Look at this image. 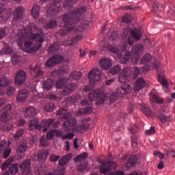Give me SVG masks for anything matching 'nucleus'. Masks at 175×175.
<instances>
[{
	"instance_id": "obj_33",
	"label": "nucleus",
	"mask_w": 175,
	"mask_h": 175,
	"mask_svg": "<svg viewBox=\"0 0 175 175\" xmlns=\"http://www.w3.org/2000/svg\"><path fill=\"white\" fill-rule=\"evenodd\" d=\"M42 87L46 91H50L54 87V81L49 79L42 83Z\"/></svg>"
},
{
	"instance_id": "obj_51",
	"label": "nucleus",
	"mask_w": 175,
	"mask_h": 175,
	"mask_svg": "<svg viewBox=\"0 0 175 175\" xmlns=\"http://www.w3.org/2000/svg\"><path fill=\"white\" fill-rule=\"evenodd\" d=\"M55 109V105L53 103H47L44 107L46 111L50 112Z\"/></svg>"
},
{
	"instance_id": "obj_29",
	"label": "nucleus",
	"mask_w": 175,
	"mask_h": 175,
	"mask_svg": "<svg viewBox=\"0 0 175 175\" xmlns=\"http://www.w3.org/2000/svg\"><path fill=\"white\" fill-rule=\"evenodd\" d=\"M49 157V151L46 150H41L38 154V161L39 162H44Z\"/></svg>"
},
{
	"instance_id": "obj_36",
	"label": "nucleus",
	"mask_w": 175,
	"mask_h": 175,
	"mask_svg": "<svg viewBox=\"0 0 175 175\" xmlns=\"http://www.w3.org/2000/svg\"><path fill=\"white\" fill-rule=\"evenodd\" d=\"M10 120H12V116L10 115V113H9L8 112H6V111H3L1 113V116L0 117V121H1V122L6 124V123L9 122V121H10Z\"/></svg>"
},
{
	"instance_id": "obj_47",
	"label": "nucleus",
	"mask_w": 175,
	"mask_h": 175,
	"mask_svg": "<svg viewBox=\"0 0 175 175\" xmlns=\"http://www.w3.org/2000/svg\"><path fill=\"white\" fill-rule=\"evenodd\" d=\"M79 1V0H66L65 3H64V6L65 9H68V8H72V6H73V5H76Z\"/></svg>"
},
{
	"instance_id": "obj_31",
	"label": "nucleus",
	"mask_w": 175,
	"mask_h": 175,
	"mask_svg": "<svg viewBox=\"0 0 175 175\" xmlns=\"http://www.w3.org/2000/svg\"><path fill=\"white\" fill-rule=\"evenodd\" d=\"M150 96L152 99H154V100H156L157 103L161 104L163 103V100L162 98H159V96L158 95V92L155 90H152L150 92Z\"/></svg>"
},
{
	"instance_id": "obj_55",
	"label": "nucleus",
	"mask_w": 175,
	"mask_h": 175,
	"mask_svg": "<svg viewBox=\"0 0 175 175\" xmlns=\"http://www.w3.org/2000/svg\"><path fill=\"white\" fill-rule=\"evenodd\" d=\"M161 122H162V124H166V122H170L171 118L170 116H166V115H161L159 117Z\"/></svg>"
},
{
	"instance_id": "obj_5",
	"label": "nucleus",
	"mask_w": 175,
	"mask_h": 175,
	"mask_svg": "<svg viewBox=\"0 0 175 175\" xmlns=\"http://www.w3.org/2000/svg\"><path fill=\"white\" fill-rule=\"evenodd\" d=\"M76 88H77V85H76V83H70L64 88L62 94L57 95L54 94H50L48 96V98H49V99L51 100H56L57 102H59V100H62V98H64L62 95H64V96L70 95V94H72V92H73Z\"/></svg>"
},
{
	"instance_id": "obj_40",
	"label": "nucleus",
	"mask_w": 175,
	"mask_h": 175,
	"mask_svg": "<svg viewBox=\"0 0 175 175\" xmlns=\"http://www.w3.org/2000/svg\"><path fill=\"white\" fill-rule=\"evenodd\" d=\"M92 113V107H87L85 109H80L76 112V116H83V114H91Z\"/></svg>"
},
{
	"instance_id": "obj_38",
	"label": "nucleus",
	"mask_w": 175,
	"mask_h": 175,
	"mask_svg": "<svg viewBox=\"0 0 175 175\" xmlns=\"http://www.w3.org/2000/svg\"><path fill=\"white\" fill-rule=\"evenodd\" d=\"M144 49V46L142 44H137L134 45L132 49V53L135 55H139L142 51H143V49Z\"/></svg>"
},
{
	"instance_id": "obj_4",
	"label": "nucleus",
	"mask_w": 175,
	"mask_h": 175,
	"mask_svg": "<svg viewBox=\"0 0 175 175\" xmlns=\"http://www.w3.org/2000/svg\"><path fill=\"white\" fill-rule=\"evenodd\" d=\"M102 78V72L99 70V68H94L91 70L88 74V80L90 82V85H86L83 89L85 92H88L91 91L92 88H94L95 83L99 81Z\"/></svg>"
},
{
	"instance_id": "obj_18",
	"label": "nucleus",
	"mask_w": 175,
	"mask_h": 175,
	"mask_svg": "<svg viewBox=\"0 0 175 175\" xmlns=\"http://www.w3.org/2000/svg\"><path fill=\"white\" fill-rule=\"evenodd\" d=\"M20 168L23 172L24 175H31L32 171L31 170V160L27 159L20 165Z\"/></svg>"
},
{
	"instance_id": "obj_24",
	"label": "nucleus",
	"mask_w": 175,
	"mask_h": 175,
	"mask_svg": "<svg viewBox=\"0 0 175 175\" xmlns=\"http://www.w3.org/2000/svg\"><path fill=\"white\" fill-rule=\"evenodd\" d=\"M29 92L27 90H22L16 97L17 102H25L28 99Z\"/></svg>"
},
{
	"instance_id": "obj_2",
	"label": "nucleus",
	"mask_w": 175,
	"mask_h": 175,
	"mask_svg": "<svg viewBox=\"0 0 175 175\" xmlns=\"http://www.w3.org/2000/svg\"><path fill=\"white\" fill-rule=\"evenodd\" d=\"M87 12V7L81 6L79 8L75 10L71 14H65L63 16V23H64V30H62L60 32L62 36H65L68 32L72 31L75 33L81 32L84 28H76V24L79 23V16H81L83 13Z\"/></svg>"
},
{
	"instance_id": "obj_3",
	"label": "nucleus",
	"mask_w": 175,
	"mask_h": 175,
	"mask_svg": "<svg viewBox=\"0 0 175 175\" xmlns=\"http://www.w3.org/2000/svg\"><path fill=\"white\" fill-rule=\"evenodd\" d=\"M88 98L90 100L85 98L81 101V104L82 106H91V103H92V100H95L97 99V102L96 103V106H99L105 103V100H107V96L99 90H94L92 91L89 95Z\"/></svg>"
},
{
	"instance_id": "obj_9",
	"label": "nucleus",
	"mask_w": 175,
	"mask_h": 175,
	"mask_svg": "<svg viewBox=\"0 0 175 175\" xmlns=\"http://www.w3.org/2000/svg\"><path fill=\"white\" fill-rule=\"evenodd\" d=\"M132 75H133V68L131 67L124 68L119 75L120 83L122 84L124 83H129Z\"/></svg>"
},
{
	"instance_id": "obj_39",
	"label": "nucleus",
	"mask_w": 175,
	"mask_h": 175,
	"mask_svg": "<svg viewBox=\"0 0 175 175\" xmlns=\"http://www.w3.org/2000/svg\"><path fill=\"white\" fill-rule=\"evenodd\" d=\"M69 82V79L66 78H63V79H59L55 84V87L57 90H60V88H62L65 84H68Z\"/></svg>"
},
{
	"instance_id": "obj_64",
	"label": "nucleus",
	"mask_w": 175,
	"mask_h": 175,
	"mask_svg": "<svg viewBox=\"0 0 175 175\" xmlns=\"http://www.w3.org/2000/svg\"><path fill=\"white\" fill-rule=\"evenodd\" d=\"M61 157L57 156L55 154H52L49 157L51 162H57V161H58V159H59Z\"/></svg>"
},
{
	"instance_id": "obj_53",
	"label": "nucleus",
	"mask_w": 175,
	"mask_h": 175,
	"mask_svg": "<svg viewBox=\"0 0 175 175\" xmlns=\"http://www.w3.org/2000/svg\"><path fill=\"white\" fill-rule=\"evenodd\" d=\"M17 172H18V165H17V164H14V165H12L10 167L9 172H10L11 174H16V173H17Z\"/></svg>"
},
{
	"instance_id": "obj_12",
	"label": "nucleus",
	"mask_w": 175,
	"mask_h": 175,
	"mask_svg": "<svg viewBox=\"0 0 175 175\" xmlns=\"http://www.w3.org/2000/svg\"><path fill=\"white\" fill-rule=\"evenodd\" d=\"M137 57L136 56H132L129 52H126L124 55H119V59L121 62V64H126L128 61H129V59H131V62L133 64H137L139 62V55H137Z\"/></svg>"
},
{
	"instance_id": "obj_25",
	"label": "nucleus",
	"mask_w": 175,
	"mask_h": 175,
	"mask_svg": "<svg viewBox=\"0 0 175 175\" xmlns=\"http://www.w3.org/2000/svg\"><path fill=\"white\" fill-rule=\"evenodd\" d=\"M157 80L159 83L163 86V90H164L165 92H169V83H167V80L163 75H159Z\"/></svg>"
},
{
	"instance_id": "obj_17",
	"label": "nucleus",
	"mask_w": 175,
	"mask_h": 175,
	"mask_svg": "<svg viewBox=\"0 0 175 175\" xmlns=\"http://www.w3.org/2000/svg\"><path fill=\"white\" fill-rule=\"evenodd\" d=\"M109 51H111V53H114L115 54H118V58H120V55H124L126 50H128V44L126 42H124L121 44V49L122 51V53L121 54H119L120 50H118V49H117V47L116 46H109Z\"/></svg>"
},
{
	"instance_id": "obj_56",
	"label": "nucleus",
	"mask_w": 175,
	"mask_h": 175,
	"mask_svg": "<svg viewBox=\"0 0 175 175\" xmlns=\"http://www.w3.org/2000/svg\"><path fill=\"white\" fill-rule=\"evenodd\" d=\"M12 128H13V124H8V125L0 124V131H3V132H6L8 131H12Z\"/></svg>"
},
{
	"instance_id": "obj_61",
	"label": "nucleus",
	"mask_w": 175,
	"mask_h": 175,
	"mask_svg": "<svg viewBox=\"0 0 175 175\" xmlns=\"http://www.w3.org/2000/svg\"><path fill=\"white\" fill-rule=\"evenodd\" d=\"M73 137H75V133H69L62 137V140H66V139H68V140H72Z\"/></svg>"
},
{
	"instance_id": "obj_57",
	"label": "nucleus",
	"mask_w": 175,
	"mask_h": 175,
	"mask_svg": "<svg viewBox=\"0 0 175 175\" xmlns=\"http://www.w3.org/2000/svg\"><path fill=\"white\" fill-rule=\"evenodd\" d=\"M0 54H12V49L9 46L4 47L0 51Z\"/></svg>"
},
{
	"instance_id": "obj_1",
	"label": "nucleus",
	"mask_w": 175,
	"mask_h": 175,
	"mask_svg": "<svg viewBox=\"0 0 175 175\" xmlns=\"http://www.w3.org/2000/svg\"><path fill=\"white\" fill-rule=\"evenodd\" d=\"M18 46L25 53H36L40 50L44 42V33L33 23L25 27L21 26L16 36Z\"/></svg>"
},
{
	"instance_id": "obj_46",
	"label": "nucleus",
	"mask_w": 175,
	"mask_h": 175,
	"mask_svg": "<svg viewBox=\"0 0 175 175\" xmlns=\"http://www.w3.org/2000/svg\"><path fill=\"white\" fill-rule=\"evenodd\" d=\"M46 168H44V167L40 165H37L35 167H34V172H36V174L38 175H42V174H44V170Z\"/></svg>"
},
{
	"instance_id": "obj_50",
	"label": "nucleus",
	"mask_w": 175,
	"mask_h": 175,
	"mask_svg": "<svg viewBox=\"0 0 175 175\" xmlns=\"http://www.w3.org/2000/svg\"><path fill=\"white\" fill-rule=\"evenodd\" d=\"M142 110L143 113H144V114H146V116H147L148 117H150V116H152V111H151V109L148 107L147 105H146L145 104L142 105Z\"/></svg>"
},
{
	"instance_id": "obj_8",
	"label": "nucleus",
	"mask_w": 175,
	"mask_h": 175,
	"mask_svg": "<svg viewBox=\"0 0 175 175\" xmlns=\"http://www.w3.org/2000/svg\"><path fill=\"white\" fill-rule=\"evenodd\" d=\"M76 124H77V120L75 118L64 122L63 124V128L65 132H70V131H72V132H79L80 126L76 125Z\"/></svg>"
},
{
	"instance_id": "obj_34",
	"label": "nucleus",
	"mask_w": 175,
	"mask_h": 175,
	"mask_svg": "<svg viewBox=\"0 0 175 175\" xmlns=\"http://www.w3.org/2000/svg\"><path fill=\"white\" fill-rule=\"evenodd\" d=\"M11 81H10V79H9L5 75L0 77V88L8 87V85L10 84Z\"/></svg>"
},
{
	"instance_id": "obj_28",
	"label": "nucleus",
	"mask_w": 175,
	"mask_h": 175,
	"mask_svg": "<svg viewBox=\"0 0 175 175\" xmlns=\"http://www.w3.org/2000/svg\"><path fill=\"white\" fill-rule=\"evenodd\" d=\"M29 129L30 131H33V129H38V131H40V129H42V125L39 124L38 120H33L30 121Z\"/></svg>"
},
{
	"instance_id": "obj_6",
	"label": "nucleus",
	"mask_w": 175,
	"mask_h": 175,
	"mask_svg": "<svg viewBox=\"0 0 175 175\" xmlns=\"http://www.w3.org/2000/svg\"><path fill=\"white\" fill-rule=\"evenodd\" d=\"M131 34L128 38V44L129 46H132L133 43H135V40L139 41L142 38V33L140 32V29H135L133 30H131V28L127 27L124 30V32L122 35V38H126L128 35Z\"/></svg>"
},
{
	"instance_id": "obj_59",
	"label": "nucleus",
	"mask_w": 175,
	"mask_h": 175,
	"mask_svg": "<svg viewBox=\"0 0 175 175\" xmlns=\"http://www.w3.org/2000/svg\"><path fill=\"white\" fill-rule=\"evenodd\" d=\"M24 135V130L20 129L18 130L15 134H14V139H20Z\"/></svg>"
},
{
	"instance_id": "obj_32",
	"label": "nucleus",
	"mask_w": 175,
	"mask_h": 175,
	"mask_svg": "<svg viewBox=\"0 0 175 175\" xmlns=\"http://www.w3.org/2000/svg\"><path fill=\"white\" fill-rule=\"evenodd\" d=\"M137 163V155L133 154L131 155L126 165L127 167H132V166H135Z\"/></svg>"
},
{
	"instance_id": "obj_45",
	"label": "nucleus",
	"mask_w": 175,
	"mask_h": 175,
	"mask_svg": "<svg viewBox=\"0 0 175 175\" xmlns=\"http://www.w3.org/2000/svg\"><path fill=\"white\" fill-rule=\"evenodd\" d=\"M120 72H121V67L120 66V65H116L109 72V75L116 76V75H118Z\"/></svg>"
},
{
	"instance_id": "obj_35",
	"label": "nucleus",
	"mask_w": 175,
	"mask_h": 175,
	"mask_svg": "<svg viewBox=\"0 0 175 175\" xmlns=\"http://www.w3.org/2000/svg\"><path fill=\"white\" fill-rule=\"evenodd\" d=\"M69 72V68L67 67L66 69H61V70H55L52 71L51 73V77H58L59 75H64V73H68Z\"/></svg>"
},
{
	"instance_id": "obj_44",
	"label": "nucleus",
	"mask_w": 175,
	"mask_h": 175,
	"mask_svg": "<svg viewBox=\"0 0 175 175\" xmlns=\"http://www.w3.org/2000/svg\"><path fill=\"white\" fill-rule=\"evenodd\" d=\"M14 161V157H10L7 161H5L3 164L1 165L2 170H6L10 165H12V163H13Z\"/></svg>"
},
{
	"instance_id": "obj_11",
	"label": "nucleus",
	"mask_w": 175,
	"mask_h": 175,
	"mask_svg": "<svg viewBox=\"0 0 175 175\" xmlns=\"http://www.w3.org/2000/svg\"><path fill=\"white\" fill-rule=\"evenodd\" d=\"M117 167V164L114 161H109L103 163L100 166V172L103 174H109L113 169Z\"/></svg>"
},
{
	"instance_id": "obj_58",
	"label": "nucleus",
	"mask_w": 175,
	"mask_h": 175,
	"mask_svg": "<svg viewBox=\"0 0 175 175\" xmlns=\"http://www.w3.org/2000/svg\"><path fill=\"white\" fill-rule=\"evenodd\" d=\"M132 21V16L129 14H125L122 17V22L125 23L126 24H129V23H131Z\"/></svg>"
},
{
	"instance_id": "obj_43",
	"label": "nucleus",
	"mask_w": 175,
	"mask_h": 175,
	"mask_svg": "<svg viewBox=\"0 0 175 175\" xmlns=\"http://www.w3.org/2000/svg\"><path fill=\"white\" fill-rule=\"evenodd\" d=\"M151 59H152V55L150 53H146L141 59L140 62L142 64H146L151 62Z\"/></svg>"
},
{
	"instance_id": "obj_30",
	"label": "nucleus",
	"mask_w": 175,
	"mask_h": 175,
	"mask_svg": "<svg viewBox=\"0 0 175 175\" xmlns=\"http://www.w3.org/2000/svg\"><path fill=\"white\" fill-rule=\"evenodd\" d=\"M57 115H63V120H68V118H70V117H72V113L66 112V109L65 108H61L59 111H57Z\"/></svg>"
},
{
	"instance_id": "obj_13",
	"label": "nucleus",
	"mask_w": 175,
	"mask_h": 175,
	"mask_svg": "<svg viewBox=\"0 0 175 175\" xmlns=\"http://www.w3.org/2000/svg\"><path fill=\"white\" fill-rule=\"evenodd\" d=\"M27 80V73L24 70H18L15 75L16 85H23Z\"/></svg>"
},
{
	"instance_id": "obj_48",
	"label": "nucleus",
	"mask_w": 175,
	"mask_h": 175,
	"mask_svg": "<svg viewBox=\"0 0 175 175\" xmlns=\"http://www.w3.org/2000/svg\"><path fill=\"white\" fill-rule=\"evenodd\" d=\"M83 75L80 72H74L70 75V79L72 80H80Z\"/></svg>"
},
{
	"instance_id": "obj_14",
	"label": "nucleus",
	"mask_w": 175,
	"mask_h": 175,
	"mask_svg": "<svg viewBox=\"0 0 175 175\" xmlns=\"http://www.w3.org/2000/svg\"><path fill=\"white\" fill-rule=\"evenodd\" d=\"M64 61V56L57 55L46 61L45 63V66H48L49 68H51L53 66H55L57 64H59Z\"/></svg>"
},
{
	"instance_id": "obj_49",
	"label": "nucleus",
	"mask_w": 175,
	"mask_h": 175,
	"mask_svg": "<svg viewBox=\"0 0 175 175\" xmlns=\"http://www.w3.org/2000/svg\"><path fill=\"white\" fill-rule=\"evenodd\" d=\"M58 49H59V43L55 42L49 47L48 51L51 53H54V51H58Z\"/></svg>"
},
{
	"instance_id": "obj_42",
	"label": "nucleus",
	"mask_w": 175,
	"mask_h": 175,
	"mask_svg": "<svg viewBox=\"0 0 175 175\" xmlns=\"http://www.w3.org/2000/svg\"><path fill=\"white\" fill-rule=\"evenodd\" d=\"M81 39H83V36H77L72 38L70 40L66 41V43H65L64 44L66 46H72V44H73L74 43H77V42H79V40H81Z\"/></svg>"
},
{
	"instance_id": "obj_20",
	"label": "nucleus",
	"mask_w": 175,
	"mask_h": 175,
	"mask_svg": "<svg viewBox=\"0 0 175 175\" xmlns=\"http://www.w3.org/2000/svg\"><path fill=\"white\" fill-rule=\"evenodd\" d=\"M11 16L10 11H8L5 5L0 4V21H5V20L10 18Z\"/></svg>"
},
{
	"instance_id": "obj_41",
	"label": "nucleus",
	"mask_w": 175,
	"mask_h": 175,
	"mask_svg": "<svg viewBox=\"0 0 175 175\" xmlns=\"http://www.w3.org/2000/svg\"><path fill=\"white\" fill-rule=\"evenodd\" d=\"M40 13V7L39 5H36L31 9V16L33 18H38L39 14Z\"/></svg>"
},
{
	"instance_id": "obj_27",
	"label": "nucleus",
	"mask_w": 175,
	"mask_h": 175,
	"mask_svg": "<svg viewBox=\"0 0 175 175\" xmlns=\"http://www.w3.org/2000/svg\"><path fill=\"white\" fill-rule=\"evenodd\" d=\"M30 69L31 75H34L35 77H40V76H43V71H42L40 65L37 64L34 68Z\"/></svg>"
},
{
	"instance_id": "obj_10",
	"label": "nucleus",
	"mask_w": 175,
	"mask_h": 175,
	"mask_svg": "<svg viewBox=\"0 0 175 175\" xmlns=\"http://www.w3.org/2000/svg\"><path fill=\"white\" fill-rule=\"evenodd\" d=\"M62 0H55L53 4H51L47 10L48 16L54 17L58 16V13L61 12V2Z\"/></svg>"
},
{
	"instance_id": "obj_23",
	"label": "nucleus",
	"mask_w": 175,
	"mask_h": 175,
	"mask_svg": "<svg viewBox=\"0 0 175 175\" xmlns=\"http://www.w3.org/2000/svg\"><path fill=\"white\" fill-rule=\"evenodd\" d=\"M99 65L102 69L107 70L111 68V60L107 58H103L99 61Z\"/></svg>"
},
{
	"instance_id": "obj_16",
	"label": "nucleus",
	"mask_w": 175,
	"mask_h": 175,
	"mask_svg": "<svg viewBox=\"0 0 175 175\" xmlns=\"http://www.w3.org/2000/svg\"><path fill=\"white\" fill-rule=\"evenodd\" d=\"M131 92H132V86L128 84L120 86L116 90L118 96H122V95H126V94H131Z\"/></svg>"
},
{
	"instance_id": "obj_54",
	"label": "nucleus",
	"mask_w": 175,
	"mask_h": 175,
	"mask_svg": "<svg viewBox=\"0 0 175 175\" xmlns=\"http://www.w3.org/2000/svg\"><path fill=\"white\" fill-rule=\"evenodd\" d=\"M85 158H88V154L87 152H83L75 158V162H79L82 161V159H85Z\"/></svg>"
},
{
	"instance_id": "obj_26",
	"label": "nucleus",
	"mask_w": 175,
	"mask_h": 175,
	"mask_svg": "<svg viewBox=\"0 0 175 175\" xmlns=\"http://www.w3.org/2000/svg\"><path fill=\"white\" fill-rule=\"evenodd\" d=\"M23 111L25 113L24 116L26 118L29 117H34V116H36V108L33 107H29L25 108Z\"/></svg>"
},
{
	"instance_id": "obj_62",
	"label": "nucleus",
	"mask_w": 175,
	"mask_h": 175,
	"mask_svg": "<svg viewBox=\"0 0 175 175\" xmlns=\"http://www.w3.org/2000/svg\"><path fill=\"white\" fill-rule=\"evenodd\" d=\"M40 145L42 147H47V146H49V142H47V140L46 139V138L44 137H41Z\"/></svg>"
},
{
	"instance_id": "obj_22",
	"label": "nucleus",
	"mask_w": 175,
	"mask_h": 175,
	"mask_svg": "<svg viewBox=\"0 0 175 175\" xmlns=\"http://www.w3.org/2000/svg\"><path fill=\"white\" fill-rule=\"evenodd\" d=\"M24 14V8L19 6L14 11V18L12 20L13 23L18 21Z\"/></svg>"
},
{
	"instance_id": "obj_21",
	"label": "nucleus",
	"mask_w": 175,
	"mask_h": 175,
	"mask_svg": "<svg viewBox=\"0 0 175 175\" xmlns=\"http://www.w3.org/2000/svg\"><path fill=\"white\" fill-rule=\"evenodd\" d=\"M28 150V146L25 143H23L17 148L16 152L18 154V159H23L25 157V152Z\"/></svg>"
},
{
	"instance_id": "obj_52",
	"label": "nucleus",
	"mask_w": 175,
	"mask_h": 175,
	"mask_svg": "<svg viewBox=\"0 0 175 175\" xmlns=\"http://www.w3.org/2000/svg\"><path fill=\"white\" fill-rule=\"evenodd\" d=\"M57 27V22L55 21H52L44 26L46 29H54Z\"/></svg>"
},
{
	"instance_id": "obj_37",
	"label": "nucleus",
	"mask_w": 175,
	"mask_h": 175,
	"mask_svg": "<svg viewBox=\"0 0 175 175\" xmlns=\"http://www.w3.org/2000/svg\"><path fill=\"white\" fill-rule=\"evenodd\" d=\"M53 122H54V119H46V120H44L42 122H41V126L42 128H44L43 129V132H47V128H49V126H50Z\"/></svg>"
},
{
	"instance_id": "obj_19",
	"label": "nucleus",
	"mask_w": 175,
	"mask_h": 175,
	"mask_svg": "<svg viewBox=\"0 0 175 175\" xmlns=\"http://www.w3.org/2000/svg\"><path fill=\"white\" fill-rule=\"evenodd\" d=\"M147 85H148V83L144 80V78H138L134 84V91H140Z\"/></svg>"
},
{
	"instance_id": "obj_60",
	"label": "nucleus",
	"mask_w": 175,
	"mask_h": 175,
	"mask_svg": "<svg viewBox=\"0 0 175 175\" xmlns=\"http://www.w3.org/2000/svg\"><path fill=\"white\" fill-rule=\"evenodd\" d=\"M54 135H55V130L49 131L46 134L47 140H53L54 139Z\"/></svg>"
},
{
	"instance_id": "obj_63",
	"label": "nucleus",
	"mask_w": 175,
	"mask_h": 175,
	"mask_svg": "<svg viewBox=\"0 0 175 175\" xmlns=\"http://www.w3.org/2000/svg\"><path fill=\"white\" fill-rule=\"evenodd\" d=\"M12 61V64L14 65H17L18 62H20V59H18V55L14 54L11 58Z\"/></svg>"
},
{
	"instance_id": "obj_7",
	"label": "nucleus",
	"mask_w": 175,
	"mask_h": 175,
	"mask_svg": "<svg viewBox=\"0 0 175 175\" xmlns=\"http://www.w3.org/2000/svg\"><path fill=\"white\" fill-rule=\"evenodd\" d=\"M72 159V154L69 153L64 155L59 161V166L54 170V174L55 175H65L66 168L65 165L69 162Z\"/></svg>"
},
{
	"instance_id": "obj_15",
	"label": "nucleus",
	"mask_w": 175,
	"mask_h": 175,
	"mask_svg": "<svg viewBox=\"0 0 175 175\" xmlns=\"http://www.w3.org/2000/svg\"><path fill=\"white\" fill-rule=\"evenodd\" d=\"M6 144L7 142L5 140H2L0 142V154H2V152H3V158H4V159H6V158H9V156L10 155V154H12V148H6Z\"/></svg>"
}]
</instances>
